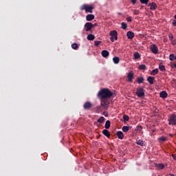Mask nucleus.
<instances>
[{"instance_id": "nucleus-41", "label": "nucleus", "mask_w": 176, "mask_h": 176, "mask_svg": "<svg viewBox=\"0 0 176 176\" xmlns=\"http://www.w3.org/2000/svg\"><path fill=\"white\" fill-rule=\"evenodd\" d=\"M168 38H169V39H170V41H171V40L174 39V36H173V34H170L168 35Z\"/></svg>"}, {"instance_id": "nucleus-47", "label": "nucleus", "mask_w": 176, "mask_h": 176, "mask_svg": "<svg viewBox=\"0 0 176 176\" xmlns=\"http://www.w3.org/2000/svg\"><path fill=\"white\" fill-rule=\"evenodd\" d=\"M173 45H176V42L175 41H173V42L172 43Z\"/></svg>"}, {"instance_id": "nucleus-48", "label": "nucleus", "mask_w": 176, "mask_h": 176, "mask_svg": "<svg viewBox=\"0 0 176 176\" xmlns=\"http://www.w3.org/2000/svg\"><path fill=\"white\" fill-rule=\"evenodd\" d=\"M169 136H170V137H173V134L170 133V134H169Z\"/></svg>"}, {"instance_id": "nucleus-3", "label": "nucleus", "mask_w": 176, "mask_h": 176, "mask_svg": "<svg viewBox=\"0 0 176 176\" xmlns=\"http://www.w3.org/2000/svg\"><path fill=\"white\" fill-rule=\"evenodd\" d=\"M168 121L169 126H175L176 125V115L175 114H171L170 117L168 118Z\"/></svg>"}, {"instance_id": "nucleus-46", "label": "nucleus", "mask_w": 176, "mask_h": 176, "mask_svg": "<svg viewBox=\"0 0 176 176\" xmlns=\"http://www.w3.org/2000/svg\"><path fill=\"white\" fill-rule=\"evenodd\" d=\"M94 27H97V23L93 24V28Z\"/></svg>"}, {"instance_id": "nucleus-28", "label": "nucleus", "mask_w": 176, "mask_h": 176, "mask_svg": "<svg viewBox=\"0 0 176 176\" xmlns=\"http://www.w3.org/2000/svg\"><path fill=\"white\" fill-rule=\"evenodd\" d=\"M157 74H159V69H155L151 71V75H157Z\"/></svg>"}, {"instance_id": "nucleus-44", "label": "nucleus", "mask_w": 176, "mask_h": 176, "mask_svg": "<svg viewBox=\"0 0 176 176\" xmlns=\"http://www.w3.org/2000/svg\"><path fill=\"white\" fill-rule=\"evenodd\" d=\"M173 25L176 27V21L175 20H173Z\"/></svg>"}, {"instance_id": "nucleus-33", "label": "nucleus", "mask_w": 176, "mask_h": 176, "mask_svg": "<svg viewBox=\"0 0 176 176\" xmlns=\"http://www.w3.org/2000/svg\"><path fill=\"white\" fill-rule=\"evenodd\" d=\"M72 49H74V50H76L79 46L78 45V44L76 43H74L72 45Z\"/></svg>"}, {"instance_id": "nucleus-50", "label": "nucleus", "mask_w": 176, "mask_h": 176, "mask_svg": "<svg viewBox=\"0 0 176 176\" xmlns=\"http://www.w3.org/2000/svg\"><path fill=\"white\" fill-rule=\"evenodd\" d=\"M175 20H176V15L175 16Z\"/></svg>"}, {"instance_id": "nucleus-5", "label": "nucleus", "mask_w": 176, "mask_h": 176, "mask_svg": "<svg viewBox=\"0 0 176 176\" xmlns=\"http://www.w3.org/2000/svg\"><path fill=\"white\" fill-rule=\"evenodd\" d=\"M110 35L111 36L110 38V40L112 42H115V41H118V32H116V30L111 31Z\"/></svg>"}, {"instance_id": "nucleus-25", "label": "nucleus", "mask_w": 176, "mask_h": 176, "mask_svg": "<svg viewBox=\"0 0 176 176\" xmlns=\"http://www.w3.org/2000/svg\"><path fill=\"white\" fill-rule=\"evenodd\" d=\"M97 122H98V123L102 124L105 122V118L102 116V117H100V118L98 119Z\"/></svg>"}, {"instance_id": "nucleus-19", "label": "nucleus", "mask_w": 176, "mask_h": 176, "mask_svg": "<svg viewBox=\"0 0 176 176\" xmlns=\"http://www.w3.org/2000/svg\"><path fill=\"white\" fill-rule=\"evenodd\" d=\"M130 129H131V126H124L122 128V130L123 131V133H127V131H129V130H130Z\"/></svg>"}, {"instance_id": "nucleus-29", "label": "nucleus", "mask_w": 176, "mask_h": 176, "mask_svg": "<svg viewBox=\"0 0 176 176\" xmlns=\"http://www.w3.org/2000/svg\"><path fill=\"white\" fill-rule=\"evenodd\" d=\"M158 140L160 142H166V141H167V138L162 136V137L159 138Z\"/></svg>"}, {"instance_id": "nucleus-39", "label": "nucleus", "mask_w": 176, "mask_h": 176, "mask_svg": "<svg viewBox=\"0 0 176 176\" xmlns=\"http://www.w3.org/2000/svg\"><path fill=\"white\" fill-rule=\"evenodd\" d=\"M133 20L131 19V16H129L126 18V21H128L129 23H131Z\"/></svg>"}, {"instance_id": "nucleus-31", "label": "nucleus", "mask_w": 176, "mask_h": 176, "mask_svg": "<svg viewBox=\"0 0 176 176\" xmlns=\"http://www.w3.org/2000/svg\"><path fill=\"white\" fill-rule=\"evenodd\" d=\"M138 69L141 71H145L146 69V66L145 65H140Z\"/></svg>"}, {"instance_id": "nucleus-35", "label": "nucleus", "mask_w": 176, "mask_h": 176, "mask_svg": "<svg viewBox=\"0 0 176 176\" xmlns=\"http://www.w3.org/2000/svg\"><path fill=\"white\" fill-rule=\"evenodd\" d=\"M121 27H122V30H126L127 28V24H126L125 23L122 22L121 23Z\"/></svg>"}, {"instance_id": "nucleus-12", "label": "nucleus", "mask_w": 176, "mask_h": 176, "mask_svg": "<svg viewBox=\"0 0 176 176\" xmlns=\"http://www.w3.org/2000/svg\"><path fill=\"white\" fill-rule=\"evenodd\" d=\"M95 19V16L94 14H89L86 16V20L87 21H91L93 20H94Z\"/></svg>"}, {"instance_id": "nucleus-26", "label": "nucleus", "mask_w": 176, "mask_h": 176, "mask_svg": "<svg viewBox=\"0 0 176 176\" xmlns=\"http://www.w3.org/2000/svg\"><path fill=\"white\" fill-rule=\"evenodd\" d=\"M137 82L139 83V85H141V83H144V78L143 77H138Z\"/></svg>"}, {"instance_id": "nucleus-18", "label": "nucleus", "mask_w": 176, "mask_h": 176, "mask_svg": "<svg viewBox=\"0 0 176 176\" xmlns=\"http://www.w3.org/2000/svg\"><path fill=\"white\" fill-rule=\"evenodd\" d=\"M102 57L107 58L109 56V52L107 50H102L101 52Z\"/></svg>"}, {"instance_id": "nucleus-15", "label": "nucleus", "mask_w": 176, "mask_h": 176, "mask_svg": "<svg viewBox=\"0 0 176 176\" xmlns=\"http://www.w3.org/2000/svg\"><path fill=\"white\" fill-rule=\"evenodd\" d=\"M126 36H127L128 39H133V38H134V32H133L131 31H129L126 33Z\"/></svg>"}, {"instance_id": "nucleus-11", "label": "nucleus", "mask_w": 176, "mask_h": 176, "mask_svg": "<svg viewBox=\"0 0 176 176\" xmlns=\"http://www.w3.org/2000/svg\"><path fill=\"white\" fill-rule=\"evenodd\" d=\"M116 135L119 140H123L124 138V135L123 134V132L121 131H118L116 133Z\"/></svg>"}, {"instance_id": "nucleus-4", "label": "nucleus", "mask_w": 176, "mask_h": 176, "mask_svg": "<svg viewBox=\"0 0 176 176\" xmlns=\"http://www.w3.org/2000/svg\"><path fill=\"white\" fill-rule=\"evenodd\" d=\"M136 96H138L139 98H142V97L145 96V91L144 90V88H138L136 91Z\"/></svg>"}, {"instance_id": "nucleus-27", "label": "nucleus", "mask_w": 176, "mask_h": 176, "mask_svg": "<svg viewBox=\"0 0 176 176\" xmlns=\"http://www.w3.org/2000/svg\"><path fill=\"white\" fill-rule=\"evenodd\" d=\"M159 69H160L162 71V72H164L166 71V67L162 64H160Z\"/></svg>"}, {"instance_id": "nucleus-36", "label": "nucleus", "mask_w": 176, "mask_h": 176, "mask_svg": "<svg viewBox=\"0 0 176 176\" xmlns=\"http://www.w3.org/2000/svg\"><path fill=\"white\" fill-rule=\"evenodd\" d=\"M141 3H144L145 5H148V2H149V0H140Z\"/></svg>"}, {"instance_id": "nucleus-37", "label": "nucleus", "mask_w": 176, "mask_h": 176, "mask_svg": "<svg viewBox=\"0 0 176 176\" xmlns=\"http://www.w3.org/2000/svg\"><path fill=\"white\" fill-rule=\"evenodd\" d=\"M95 46H98L99 45H101L100 41H94Z\"/></svg>"}, {"instance_id": "nucleus-21", "label": "nucleus", "mask_w": 176, "mask_h": 176, "mask_svg": "<svg viewBox=\"0 0 176 176\" xmlns=\"http://www.w3.org/2000/svg\"><path fill=\"white\" fill-rule=\"evenodd\" d=\"M133 58L134 60H138V58H141V54H140V53L138 52H135L133 54Z\"/></svg>"}, {"instance_id": "nucleus-43", "label": "nucleus", "mask_w": 176, "mask_h": 176, "mask_svg": "<svg viewBox=\"0 0 176 176\" xmlns=\"http://www.w3.org/2000/svg\"><path fill=\"white\" fill-rule=\"evenodd\" d=\"M172 68H176V62L172 64Z\"/></svg>"}, {"instance_id": "nucleus-8", "label": "nucleus", "mask_w": 176, "mask_h": 176, "mask_svg": "<svg viewBox=\"0 0 176 176\" xmlns=\"http://www.w3.org/2000/svg\"><path fill=\"white\" fill-rule=\"evenodd\" d=\"M93 107V104L90 102H86L83 104V108L85 109V111H89L90 109H91Z\"/></svg>"}, {"instance_id": "nucleus-38", "label": "nucleus", "mask_w": 176, "mask_h": 176, "mask_svg": "<svg viewBox=\"0 0 176 176\" xmlns=\"http://www.w3.org/2000/svg\"><path fill=\"white\" fill-rule=\"evenodd\" d=\"M137 130H138V131H139V133H141V131H142V126H137Z\"/></svg>"}, {"instance_id": "nucleus-14", "label": "nucleus", "mask_w": 176, "mask_h": 176, "mask_svg": "<svg viewBox=\"0 0 176 176\" xmlns=\"http://www.w3.org/2000/svg\"><path fill=\"white\" fill-rule=\"evenodd\" d=\"M102 133L103 134V135H105V137H107V138H109L111 137V133L107 129H104L102 131Z\"/></svg>"}, {"instance_id": "nucleus-40", "label": "nucleus", "mask_w": 176, "mask_h": 176, "mask_svg": "<svg viewBox=\"0 0 176 176\" xmlns=\"http://www.w3.org/2000/svg\"><path fill=\"white\" fill-rule=\"evenodd\" d=\"M133 14H135V15L140 14V11L138 10H135L133 12Z\"/></svg>"}, {"instance_id": "nucleus-7", "label": "nucleus", "mask_w": 176, "mask_h": 176, "mask_svg": "<svg viewBox=\"0 0 176 176\" xmlns=\"http://www.w3.org/2000/svg\"><path fill=\"white\" fill-rule=\"evenodd\" d=\"M101 103L100 106L103 108H108V105H109V102L108 101V99H100Z\"/></svg>"}, {"instance_id": "nucleus-10", "label": "nucleus", "mask_w": 176, "mask_h": 176, "mask_svg": "<svg viewBox=\"0 0 176 176\" xmlns=\"http://www.w3.org/2000/svg\"><path fill=\"white\" fill-rule=\"evenodd\" d=\"M126 78L128 82H130L131 83L133 82V79H134V74H133V72L128 73Z\"/></svg>"}, {"instance_id": "nucleus-6", "label": "nucleus", "mask_w": 176, "mask_h": 176, "mask_svg": "<svg viewBox=\"0 0 176 176\" xmlns=\"http://www.w3.org/2000/svg\"><path fill=\"white\" fill-rule=\"evenodd\" d=\"M150 50L151 52L153 53V54H157L159 53V48L157 47V45L156 44H152L150 45Z\"/></svg>"}, {"instance_id": "nucleus-1", "label": "nucleus", "mask_w": 176, "mask_h": 176, "mask_svg": "<svg viewBox=\"0 0 176 176\" xmlns=\"http://www.w3.org/2000/svg\"><path fill=\"white\" fill-rule=\"evenodd\" d=\"M113 96V93L109 90L108 89H102L98 91V97L99 99H106L111 98Z\"/></svg>"}, {"instance_id": "nucleus-32", "label": "nucleus", "mask_w": 176, "mask_h": 176, "mask_svg": "<svg viewBox=\"0 0 176 176\" xmlns=\"http://www.w3.org/2000/svg\"><path fill=\"white\" fill-rule=\"evenodd\" d=\"M136 144L138 145H140V146H144V141H142L141 140H137Z\"/></svg>"}, {"instance_id": "nucleus-13", "label": "nucleus", "mask_w": 176, "mask_h": 176, "mask_svg": "<svg viewBox=\"0 0 176 176\" xmlns=\"http://www.w3.org/2000/svg\"><path fill=\"white\" fill-rule=\"evenodd\" d=\"M168 96V94H167V91H162L160 94V97H161V98H167Z\"/></svg>"}, {"instance_id": "nucleus-30", "label": "nucleus", "mask_w": 176, "mask_h": 176, "mask_svg": "<svg viewBox=\"0 0 176 176\" xmlns=\"http://www.w3.org/2000/svg\"><path fill=\"white\" fill-rule=\"evenodd\" d=\"M169 60H170V61H175V60H176V56H174L173 54H170V56H169Z\"/></svg>"}, {"instance_id": "nucleus-2", "label": "nucleus", "mask_w": 176, "mask_h": 176, "mask_svg": "<svg viewBox=\"0 0 176 176\" xmlns=\"http://www.w3.org/2000/svg\"><path fill=\"white\" fill-rule=\"evenodd\" d=\"M93 9H94V6L87 4H83L80 7V10H85V13H93Z\"/></svg>"}, {"instance_id": "nucleus-22", "label": "nucleus", "mask_w": 176, "mask_h": 176, "mask_svg": "<svg viewBox=\"0 0 176 176\" xmlns=\"http://www.w3.org/2000/svg\"><path fill=\"white\" fill-rule=\"evenodd\" d=\"M113 61L114 64H119V62L120 61V58L118 56H115L113 58Z\"/></svg>"}, {"instance_id": "nucleus-24", "label": "nucleus", "mask_w": 176, "mask_h": 176, "mask_svg": "<svg viewBox=\"0 0 176 176\" xmlns=\"http://www.w3.org/2000/svg\"><path fill=\"white\" fill-rule=\"evenodd\" d=\"M155 167H157L159 170H163L164 168V164H155Z\"/></svg>"}, {"instance_id": "nucleus-20", "label": "nucleus", "mask_w": 176, "mask_h": 176, "mask_svg": "<svg viewBox=\"0 0 176 176\" xmlns=\"http://www.w3.org/2000/svg\"><path fill=\"white\" fill-rule=\"evenodd\" d=\"M87 39L88 41H94V39H96V36L92 34H89L87 37Z\"/></svg>"}, {"instance_id": "nucleus-34", "label": "nucleus", "mask_w": 176, "mask_h": 176, "mask_svg": "<svg viewBox=\"0 0 176 176\" xmlns=\"http://www.w3.org/2000/svg\"><path fill=\"white\" fill-rule=\"evenodd\" d=\"M122 118H123V120L124 122H129V120L130 119V118H129V116H127L126 114H124Z\"/></svg>"}, {"instance_id": "nucleus-45", "label": "nucleus", "mask_w": 176, "mask_h": 176, "mask_svg": "<svg viewBox=\"0 0 176 176\" xmlns=\"http://www.w3.org/2000/svg\"><path fill=\"white\" fill-rule=\"evenodd\" d=\"M172 157H173V159L174 160H176V156H175V155L173 154V155H172Z\"/></svg>"}, {"instance_id": "nucleus-9", "label": "nucleus", "mask_w": 176, "mask_h": 176, "mask_svg": "<svg viewBox=\"0 0 176 176\" xmlns=\"http://www.w3.org/2000/svg\"><path fill=\"white\" fill-rule=\"evenodd\" d=\"M93 23L90 22L86 23L84 25L85 31H91V28H93Z\"/></svg>"}, {"instance_id": "nucleus-42", "label": "nucleus", "mask_w": 176, "mask_h": 176, "mask_svg": "<svg viewBox=\"0 0 176 176\" xmlns=\"http://www.w3.org/2000/svg\"><path fill=\"white\" fill-rule=\"evenodd\" d=\"M131 2L133 5H135V3H137V0H131Z\"/></svg>"}, {"instance_id": "nucleus-17", "label": "nucleus", "mask_w": 176, "mask_h": 176, "mask_svg": "<svg viewBox=\"0 0 176 176\" xmlns=\"http://www.w3.org/2000/svg\"><path fill=\"white\" fill-rule=\"evenodd\" d=\"M147 81L150 85H153V82L155 81V77L153 76H148L147 78Z\"/></svg>"}, {"instance_id": "nucleus-16", "label": "nucleus", "mask_w": 176, "mask_h": 176, "mask_svg": "<svg viewBox=\"0 0 176 176\" xmlns=\"http://www.w3.org/2000/svg\"><path fill=\"white\" fill-rule=\"evenodd\" d=\"M157 8V6H156V3L153 2V3H150L151 10H156Z\"/></svg>"}, {"instance_id": "nucleus-49", "label": "nucleus", "mask_w": 176, "mask_h": 176, "mask_svg": "<svg viewBox=\"0 0 176 176\" xmlns=\"http://www.w3.org/2000/svg\"><path fill=\"white\" fill-rule=\"evenodd\" d=\"M170 176H174V175H173V174H170Z\"/></svg>"}, {"instance_id": "nucleus-23", "label": "nucleus", "mask_w": 176, "mask_h": 176, "mask_svg": "<svg viewBox=\"0 0 176 176\" xmlns=\"http://www.w3.org/2000/svg\"><path fill=\"white\" fill-rule=\"evenodd\" d=\"M109 127H111V121L107 120L104 124V129H108Z\"/></svg>"}]
</instances>
